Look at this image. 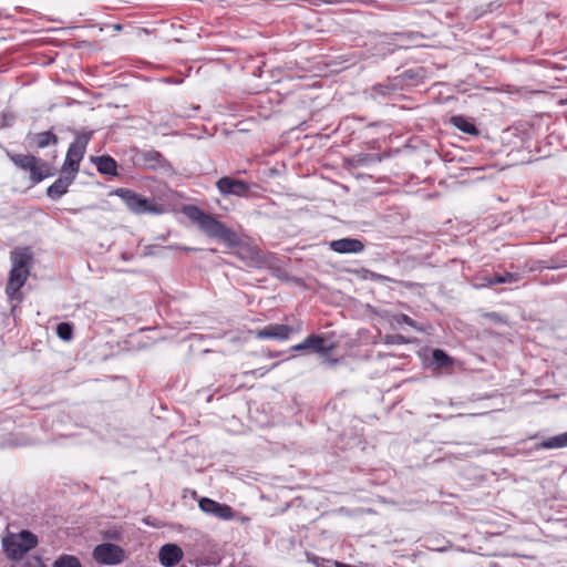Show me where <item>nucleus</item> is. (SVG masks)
I'll return each instance as SVG.
<instances>
[{
    "label": "nucleus",
    "instance_id": "1",
    "mask_svg": "<svg viewBox=\"0 0 567 567\" xmlns=\"http://www.w3.org/2000/svg\"><path fill=\"white\" fill-rule=\"evenodd\" d=\"M183 213L189 220L195 223L198 228L209 238L221 240L230 248L238 247L241 243L238 234L218 220L210 214H207L196 205H185Z\"/></svg>",
    "mask_w": 567,
    "mask_h": 567
},
{
    "label": "nucleus",
    "instance_id": "2",
    "mask_svg": "<svg viewBox=\"0 0 567 567\" xmlns=\"http://www.w3.org/2000/svg\"><path fill=\"white\" fill-rule=\"evenodd\" d=\"M12 269L6 286V293L10 300H21L19 290L24 286L30 270L29 267L33 260L30 248L14 249L11 251Z\"/></svg>",
    "mask_w": 567,
    "mask_h": 567
},
{
    "label": "nucleus",
    "instance_id": "3",
    "mask_svg": "<svg viewBox=\"0 0 567 567\" xmlns=\"http://www.w3.org/2000/svg\"><path fill=\"white\" fill-rule=\"evenodd\" d=\"M113 194L120 197L126 207L136 215L146 213L159 215L164 213V206L156 203L154 198H147L130 188H116Z\"/></svg>",
    "mask_w": 567,
    "mask_h": 567
},
{
    "label": "nucleus",
    "instance_id": "4",
    "mask_svg": "<svg viewBox=\"0 0 567 567\" xmlns=\"http://www.w3.org/2000/svg\"><path fill=\"white\" fill-rule=\"evenodd\" d=\"M93 136V131L82 130L78 132L74 141L70 144L61 172L76 176L80 163L83 159L86 147Z\"/></svg>",
    "mask_w": 567,
    "mask_h": 567
},
{
    "label": "nucleus",
    "instance_id": "5",
    "mask_svg": "<svg viewBox=\"0 0 567 567\" xmlns=\"http://www.w3.org/2000/svg\"><path fill=\"white\" fill-rule=\"evenodd\" d=\"M38 545V538L29 530H22L17 534H9L2 539V546L6 555L11 560L21 559L28 551Z\"/></svg>",
    "mask_w": 567,
    "mask_h": 567
},
{
    "label": "nucleus",
    "instance_id": "6",
    "mask_svg": "<svg viewBox=\"0 0 567 567\" xmlns=\"http://www.w3.org/2000/svg\"><path fill=\"white\" fill-rule=\"evenodd\" d=\"M132 161L134 167L140 169L158 171L171 167L169 162L156 150H136Z\"/></svg>",
    "mask_w": 567,
    "mask_h": 567
},
{
    "label": "nucleus",
    "instance_id": "7",
    "mask_svg": "<svg viewBox=\"0 0 567 567\" xmlns=\"http://www.w3.org/2000/svg\"><path fill=\"white\" fill-rule=\"evenodd\" d=\"M336 347V342H329L323 334L311 333L302 342L292 346L290 350L302 353H317L326 358Z\"/></svg>",
    "mask_w": 567,
    "mask_h": 567
},
{
    "label": "nucleus",
    "instance_id": "8",
    "mask_svg": "<svg viewBox=\"0 0 567 567\" xmlns=\"http://www.w3.org/2000/svg\"><path fill=\"white\" fill-rule=\"evenodd\" d=\"M93 559L100 565H118L125 560V550L113 543H103L94 547Z\"/></svg>",
    "mask_w": 567,
    "mask_h": 567
},
{
    "label": "nucleus",
    "instance_id": "9",
    "mask_svg": "<svg viewBox=\"0 0 567 567\" xmlns=\"http://www.w3.org/2000/svg\"><path fill=\"white\" fill-rule=\"evenodd\" d=\"M216 187L223 196L249 197L251 188L256 187V184L224 176L216 182Z\"/></svg>",
    "mask_w": 567,
    "mask_h": 567
},
{
    "label": "nucleus",
    "instance_id": "10",
    "mask_svg": "<svg viewBox=\"0 0 567 567\" xmlns=\"http://www.w3.org/2000/svg\"><path fill=\"white\" fill-rule=\"evenodd\" d=\"M6 155L18 169L29 173V181L33 185L34 178L40 176V173H37L38 157L30 153H14L10 150H6Z\"/></svg>",
    "mask_w": 567,
    "mask_h": 567
},
{
    "label": "nucleus",
    "instance_id": "11",
    "mask_svg": "<svg viewBox=\"0 0 567 567\" xmlns=\"http://www.w3.org/2000/svg\"><path fill=\"white\" fill-rule=\"evenodd\" d=\"M329 248L338 254H359L364 250L365 245L358 238L347 237L331 240L329 243Z\"/></svg>",
    "mask_w": 567,
    "mask_h": 567
},
{
    "label": "nucleus",
    "instance_id": "12",
    "mask_svg": "<svg viewBox=\"0 0 567 567\" xmlns=\"http://www.w3.org/2000/svg\"><path fill=\"white\" fill-rule=\"evenodd\" d=\"M198 505L203 512L220 519H230L234 516L233 509L228 505L219 504L213 498H199Z\"/></svg>",
    "mask_w": 567,
    "mask_h": 567
},
{
    "label": "nucleus",
    "instance_id": "13",
    "mask_svg": "<svg viewBox=\"0 0 567 567\" xmlns=\"http://www.w3.org/2000/svg\"><path fill=\"white\" fill-rule=\"evenodd\" d=\"M293 331V328L288 324L271 323L258 330L257 338L287 340Z\"/></svg>",
    "mask_w": 567,
    "mask_h": 567
},
{
    "label": "nucleus",
    "instance_id": "14",
    "mask_svg": "<svg viewBox=\"0 0 567 567\" xmlns=\"http://www.w3.org/2000/svg\"><path fill=\"white\" fill-rule=\"evenodd\" d=\"M184 553L176 544H165L158 553L159 563L165 567H173L183 559Z\"/></svg>",
    "mask_w": 567,
    "mask_h": 567
},
{
    "label": "nucleus",
    "instance_id": "15",
    "mask_svg": "<svg viewBox=\"0 0 567 567\" xmlns=\"http://www.w3.org/2000/svg\"><path fill=\"white\" fill-rule=\"evenodd\" d=\"M76 176L64 174L60 176L52 185H50L45 194L52 200H58L69 192V187L73 184Z\"/></svg>",
    "mask_w": 567,
    "mask_h": 567
},
{
    "label": "nucleus",
    "instance_id": "16",
    "mask_svg": "<svg viewBox=\"0 0 567 567\" xmlns=\"http://www.w3.org/2000/svg\"><path fill=\"white\" fill-rule=\"evenodd\" d=\"M91 162L101 175L117 177V162L110 155L92 156Z\"/></svg>",
    "mask_w": 567,
    "mask_h": 567
},
{
    "label": "nucleus",
    "instance_id": "17",
    "mask_svg": "<svg viewBox=\"0 0 567 567\" xmlns=\"http://www.w3.org/2000/svg\"><path fill=\"white\" fill-rule=\"evenodd\" d=\"M450 123L467 135L477 136L480 134V130L475 125L474 120L465 115H453L450 118Z\"/></svg>",
    "mask_w": 567,
    "mask_h": 567
},
{
    "label": "nucleus",
    "instance_id": "18",
    "mask_svg": "<svg viewBox=\"0 0 567 567\" xmlns=\"http://www.w3.org/2000/svg\"><path fill=\"white\" fill-rule=\"evenodd\" d=\"M30 143L34 144L37 148H45L50 145H56L59 137L52 131H44L33 134L30 137Z\"/></svg>",
    "mask_w": 567,
    "mask_h": 567
},
{
    "label": "nucleus",
    "instance_id": "19",
    "mask_svg": "<svg viewBox=\"0 0 567 567\" xmlns=\"http://www.w3.org/2000/svg\"><path fill=\"white\" fill-rule=\"evenodd\" d=\"M399 78L390 79L386 83L377 84L373 86V91L380 95H389L396 91L402 90V83Z\"/></svg>",
    "mask_w": 567,
    "mask_h": 567
},
{
    "label": "nucleus",
    "instance_id": "20",
    "mask_svg": "<svg viewBox=\"0 0 567 567\" xmlns=\"http://www.w3.org/2000/svg\"><path fill=\"white\" fill-rule=\"evenodd\" d=\"M55 172L56 171L54 169V167H52V165L49 162L38 157L37 173H40V177L38 176L34 178L33 185H37L44 181L45 178L55 175Z\"/></svg>",
    "mask_w": 567,
    "mask_h": 567
},
{
    "label": "nucleus",
    "instance_id": "21",
    "mask_svg": "<svg viewBox=\"0 0 567 567\" xmlns=\"http://www.w3.org/2000/svg\"><path fill=\"white\" fill-rule=\"evenodd\" d=\"M431 363L435 365V368L444 369L451 367L453 364V360L444 350L434 349L432 351Z\"/></svg>",
    "mask_w": 567,
    "mask_h": 567
},
{
    "label": "nucleus",
    "instance_id": "22",
    "mask_svg": "<svg viewBox=\"0 0 567 567\" xmlns=\"http://www.w3.org/2000/svg\"><path fill=\"white\" fill-rule=\"evenodd\" d=\"M520 276L515 272L504 271L502 274L495 272L491 277L489 284L502 285V284H513L519 281Z\"/></svg>",
    "mask_w": 567,
    "mask_h": 567
},
{
    "label": "nucleus",
    "instance_id": "23",
    "mask_svg": "<svg viewBox=\"0 0 567 567\" xmlns=\"http://www.w3.org/2000/svg\"><path fill=\"white\" fill-rule=\"evenodd\" d=\"M539 446L547 450L567 446V432L544 440Z\"/></svg>",
    "mask_w": 567,
    "mask_h": 567
},
{
    "label": "nucleus",
    "instance_id": "24",
    "mask_svg": "<svg viewBox=\"0 0 567 567\" xmlns=\"http://www.w3.org/2000/svg\"><path fill=\"white\" fill-rule=\"evenodd\" d=\"M52 567H82V564L78 557L64 554L54 560Z\"/></svg>",
    "mask_w": 567,
    "mask_h": 567
},
{
    "label": "nucleus",
    "instance_id": "25",
    "mask_svg": "<svg viewBox=\"0 0 567 567\" xmlns=\"http://www.w3.org/2000/svg\"><path fill=\"white\" fill-rule=\"evenodd\" d=\"M396 78H399L401 80L400 83H402V89H403L405 85H411L419 81L420 70L409 69V70H405L404 72H402Z\"/></svg>",
    "mask_w": 567,
    "mask_h": 567
},
{
    "label": "nucleus",
    "instance_id": "26",
    "mask_svg": "<svg viewBox=\"0 0 567 567\" xmlns=\"http://www.w3.org/2000/svg\"><path fill=\"white\" fill-rule=\"evenodd\" d=\"M383 155L377 153H359V164L360 167L369 166L372 164L380 163L383 159Z\"/></svg>",
    "mask_w": 567,
    "mask_h": 567
},
{
    "label": "nucleus",
    "instance_id": "27",
    "mask_svg": "<svg viewBox=\"0 0 567 567\" xmlns=\"http://www.w3.org/2000/svg\"><path fill=\"white\" fill-rule=\"evenodd\" d=\"M74 327L70 322H60L56 326V334L63 341H70L73 338Z\"/></svg>",
    "mask_w": 567,
    "mask_h": 567
},
{
    "label": "nucleus",
    "instance_id": "28",
    "mask_svg": "<svg viewBox=\"0 0 567 567\" xmlns=\"http://www.w3.org/2000/svg\"><path fill=\"white\" fill-rule=\"evenodd\" d=\"M384 343L386 344H405L408 339L402 334H386L384 336Z\"/></svg>",
    "mask_w": 567,
    "mask_h": 567
},
{
    "label": "nucleus",
    "instance_id": "29",
    "mask_svg": "<svg viewBox=\"0 0 567 567\" xmlns=\"http://www.w3.org/2000/svg\"><path fill=\"white\" fill-rule=\"evenodd\" d=\"M395 39L400 42L413 41L417 38H422L419 32H398L394 34Z\"/></svg>",
    "mask_w": 567,
    "mask_h": 567
},
{
    "label": "nucleus",
    "instance_id": "30",
    "mask_svg": "<svg viewBox=\"0 0 567 567\" xmlns=\"http://www.w3.org/2000/svg\"><path fill=\"white\" fill-rule=\"evenodd\" d=\"M483 317L496 324H505L507 322L506 318L503 315L495 311L486 312L483 315Z\"/></svg>",
    "mask_w": 567,
    "mask_h": 567
},
{
    "label": "nucleus",
    "instance_id": "31",
    "mask_svg": "<svg viewBox=\"0 0 567 567\" xmlns=\"http://www.w3.org/2000/svg\"><path fill=\"white\" fill-rule=\"evenodd\" d=\"M343 164H344V167L348 169L359 168L360 164H359L358 154L350 156V157H346L343 159Z\"/></svg>",
    "mask_w": 567,
    "mask_h": 567
},
{
    "label": "nucleus",
    "instance_id": "32",
    "mask_svg": "<svg viewBox=\"0 0 567 567\" xmlns=\"http://www.w3.org/2000/svg\"><path fill=\"white\" fill-rule=\"evenodd\" d=\"M14 120V115L11 112H2V126H10Z\"/></svg>",
    "mask_w": 567,
    "mask_h": 567
},
{
    "label": "nucleus",
    "instance_id": "33",
    "mask_svg": "<svg viewBox=\"0 0 567 567\" xmlns=\"http://www.w3.org/2000/svg\"><path fill=\"white\" fill-rule=\"evenodd\" d=\"M399 323H405L408 326L414 327L415 321L409 317L408 315L401 313L398 318Z\"/></svg>",
    "mask_w": 567,
    "mask_h": 567
},
{
    "label": "nucleus",
    "instance_id": "34",
    "mask_svg": "<svg viewBox=\"0 0 567 567\" xmlns=\"http://www.w3.org/2000/svg\"><path fill=\"white\" fill-rule=\"evenodd\" d=\"M166 248L167 249H179V250H183V251H197V250H199L198 248H192V247L179 246V245H169Z\"/></svg>",
    "mask_w": 567,
    "mask_h": 567
},
{
    "label": "nucleus",
    "instance_id": "35",
    "mask_svg": "<svg viewBox=\"0 0 567 567\" xmlns=\"http://www.w3.org/2000/svg\"><path fill=\"white\" fill-rule=\"evenodd\" d=\"M492 275H484L480 277V280L482 281L480 284L481 287H493L495 284H489Z\"/></svg>",
    "mask_w": 567,
    "mask_h": 567
},
{
    "label": "nucleus",
    "instance_id": "36",
    "mask_svg": "<svg viewBox=\"0 0 567 567\" xmlns=\"http://www.w3.org/2000/svg\"><path fill=\"white\" fill-rule=\"evenodd\" d=\"M159 248L158 246H155V245H148L145 247V250H144V256H154L156 255V249Z\"/></svg>",
    "mask_w": 567,
    "mask_h": 567
},
{
    "label": "nucleus",
    "instance_id": "37",
    "mask_svg": "<svg viewBox=\"0 0 567 567\" xmlns=\"http://www.w3.org/2000/svg\"><path fill=\"white\" fill-rule=\"evenodd\" d=\"M372 474H368L367 475V478H365V482L369 483V484H374V481L372 480Z\"/></svg>",
    "mask_w": 567,
    "mask_h": 567
},
{
    "label": "nucleus",
    "instance_id": "38",
    "mask_svg": "<svg viewBox=\"0 0 567 567\" xmlns=\"http://www.w3.org/2000/svg\"><path fill=\"white\" fill-rule=\"evenodd\" d=\"M338 362H339V360H338V359H328V363H329L330 365H336Z\"/></svg>",
    "mask_w": 567,
    "mask_h": 567
},
{
    "label": "nucleus",
    "instance_id": "39",
    "mask_svg": "<svg viewBox=\"0 0 567 567\" xmlns=\"http://www.w3.org/2000/svg\"><path fill=\"white\" fill-rule=\"evenodd\" d=\"M74 487L79 488L78 486H73V485H72V486H69L70 491H69L68 493H69V494H75V493H78L76 491H73V489H74ZM63 493H66V492L64 491Z\"/></svg>",
    "mask_w": 567,
    "mask_h": 567
},
{
    "label": "nucleus",
    "instance_id": "40",
    "mask_svg": "<svg viewBox=\"0 0 567 567\" xmlns=\"http://www.w3.org/2000/svg\"><path fill=\"white\" fill-rule=\"evenodd\" d=\"M213 400V394L208 395L207 402H210Z\"/></svg>",
    "mask_w": 567,
    "mask_h": 567
}]
</instances>
